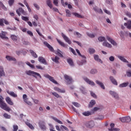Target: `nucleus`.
<instances>
[{
    "mask_svg": "<svg viewBox=\"0 0 131 131\" xmlns=\"http://www.w3.org/2000/svg\"><path fill=\"white\" fill-rule=\"evenodd\" d=\"M110 94L111 95V96H112V97H114L115 99H116L117 100L119 99V96H118V94H117V93L114 91H110Z\"/></svg>",
    "mask_w": 131,
    "mask_h": 131,
    "instance_id": "obj_8",
    "label": "nucleus"
},
{
    "mask_svg": "<svg viewBox=\"0 0 131 131\" xmlns=\"http://www.w3.org/2000/svg\"><path fill=\"white\" fill-rule=\"evenodd\" d=\"M68 63H69L70 66H74V63H73V60L71 58H69L67 59Z\"/></svg>",
    "mask_w": 131,
    "mask_h": 131,
    "instance_id": "obj_34",
    "label": "nucleus"
},
{
    "mask_svg": "<svg viewBox=\"0 0 131 131\" xmlns=\"http://www.w3.org/2000/svg\"><path fill=\"white\" fill-rule=\"evenodd\" d=\"M6 58L8 61H16V58L10 56H6Z\"/></svg>",
    "mask_w": 131,
    "mask_h": 131,
    "instance_id": "obj_31",
    "label": "nucleus"
},
{
    "mask_svg": "<svg viewBox=\"0 0 131 131\" xmlns=\"http://www.w3.org/2000/svg\"><path fill=\"white\" fill-rule=\"evenodd\" d=\"M5 100L6 101L7 104L9 105H10V106H13L14 102L12 101V99L10 97H7L5 99Z\"/></svg>",
    "mask_w": 131,
    "mask_h": 131,
    "instance_id": "obj_11",
    "label": "nucleus"
},
{
    "mask_svg": "<svg viewBox=\"0 0 131 131\" xmlns=\"http://www.w3.org/2000/svg\"><path fill=\"white\" fill-rule=\"evenodd\" d=\"M106 39H107V40H108V41H110V42H111V43H112V45H113V46H117V43H116V42H115V41H114V40L112 39V38H111V37L109 36H106Z\"/></svg>",
    "mask_w": 131,
    "mask_h": 131,
    "instance_id": "obj_12",
    "label": "nucleus"
},
{
    "mask_svg": "<svg viewBox=\"0 0 131 131\" xmlns=\"http://www.w3.org/2000/svg\"><path fill=\"white\" fill-rule=\"evenodd\" d=\"M80 90L81 91V93H82V94H86V92H85V89L83 87H81L80 88Z\"/></svg>",
    "mask_w": 131,
    "mask_h": 131,
    "instance_id": "obj_54",
    "label": "nucleus"
},
{
    "mask_svg": "<svg viewBox=\"0 0 131 131\" xmlns=\"http://www.w3.org/2000/svg\"><path fill=\"white\" fill-rule=\"evenodd\" d=\"M38 124L41 129H46V125H45V121H40L38 123Z\"/></svg>",
    "mask_w": 131,
    "mask_h": 131,
    "instance_id": "obj_14",
    "label": "nucleus"
},
{
    "mask_svg": "<svg viewBox=\"0 0 131 131\" xmlns=\"http://www.w3.org/2000/svg\"><path fill=\"white\" fill-rule=\"evenodd\" d=\"M33 18L35 19L36 21H38V15L37 14H34Z\"/></svg>",
    "mask_w": 131,
    "mask_h": 131,
    "instance_id": "obj_63",
    "label": "nucleus"
},
{
    "mask_svg": "<svg viewBox=\"0 0 131 131\" xmlns=\"http://www.w3.org/2000/svg\"><path fill=\"white\" fill-rule=\"evenodd\" d=\"M5 71H4V68L2 66H0V77L2 76H5Z\"/></svg>",
    "mask_w": 131,
    "mask_h": 131,
    "instance_id": "obj_25",
    "label": "nucleus"
},
{
    "mask_svg": "<svg viewBox=\"0 0 131 131\" xmlns=\"http://www.w3.org/2000/svg\"><path fill=\"white\" fill-rule=\"evenodd\" d=\"M84 80H85V81L90 85H95V82H94L93 81H91L88 78H84Z\"/></svg>",
    "mask_w": 131,
    "mask_h": 131,
    "instance_id": "obj_17",
    "label": "nucleus"
},
{
    "mask_svg": "<svg viewBox=\"0 0 131 131\" xmlns=\"http://www.w3.org/2000/svg\"><path fill=\"white\" fill-rule=\"evenodd\" d=\"M23 98L24 102H27L28 98H27V95L26 94H24L23 96Z\"/></svg>",
    "mask_w": 131,
    "mask_h": 131,
    "instance_id": "obj_50",
    "label": "nucleus"
},
{
    "mask_svg": "<svg viewBox=\"0 0 131 131\" xmlns=\"http://www.w3.org/2000/svg\"><path fill=\"white\" fill-rule=\"evenodd\" d=\"M91 74H96V73H98V71L96 69H92L90 71Z\"/></svg>",
    "mask_w": 131,
    "mask_h": 131,
    "instance_id": "obj_45",
    "label": "nucleus"
},
{
    "mask_svg": "<svg viewBox=\"0 0 131 131\" xmlns=\"http://www.w3.org/2000/svg\"><path fill=\"white\" fill-rule=\"evenodd\" d=\"M82 115L84 116H90V115H92V113L89 111L82 113Z\"/></svg>",
    "mask_w": 131,
    "mask_h": 131,
    "instance_id": "obj_39",
    "label": "nucleus"
},
{
    "mask_svg": "<svg viewBox=\"0 0 131 131\" xmlns=\"http://www.w3.org/2000/svg\"><path fill=\"white\" fill-rule=\"evenodd\" d=\"M69 50L73 54V55H74L75 56H76V52H75V50H74L73 48L70 47Z\"/></svg>",
    "mask_w": 131,
    "mask_h": 131,
    "instance_id": "obj_47",
    "label": "nucleus"
},
{
    "mask_svg": "<svg viewBox=\"0 0 131 131\" xmlns=\"http://www.w3.org/2000/svg\"><path fill=\"white\" fill-rule=\"evenodd\" d=\"M11 39H12V40L15 41V40H17V39H18V37H17V36L12 35L11 36Z\"/></svg>",
    "mask_w": 131,
    "mask_h": 131,
    "instance_id": "obj_48",
    "label": "nucleus"
},
{
    "mask_svg": "<svg viewBox=\"0 0 131 131\" xmlns=\"http://www.w3.org/2000/svg\"><path fill=\"white\" fill-rule=\"evenodd\" d=\"M26 125H27L31 129H34V127L29 122H25Z\"/></svg>",
    "mask_w": 131,
    "mask_h": 131,
    "instance_id": "obj_29",
    "label": "nucleus"
},
{
    "mask_svg": "<svg viewBox=\"0 0 131 131\" xmlns=\"http://www.w3.org/2000/svg\"><path fill=\"white\" fill-rule=\"evenodd\" d=\"M7 94L11 96V97H13V98H17L18 97V95L16 93H15L14 92H10L9 91H7Z\"/></svg>",
    "mask_w": 131,
    "mask_h": 131,
    "instance_id": "obj_19",
    "label": "nucleus"
},
{
    "mask_svg": "<svg viewBox=\"0 0 131 131\" xmlns=\"http://www.w3.org/2000/svg\"><path fill=\"white\" fill-rule=\"evenodd\" d=\"M30 52L32 55V56H33V57H34V58H37V54H36V53L33 51V50H30Z\"/></svg>",
    "mask_w": 131,
    "mask_h": 131,
    "instance_id": "obj_38",
    "label": "nucleus"
},
{
    "mask_svg": "<svg viewBox=\"0 0 131 131\" xmlns=\"http://www.w3.org/2000/svg\"><path fill=\"white\" fill-rule=\"evenodd\" d=\"M4 117L6 119H11V115H8L7 113H4L3 115Z\"/></svg>",
    "mask_w": 131,
    "mask_h": 131,
    "instance_id": "obj_40",
    "label": "nucleus"
},
{
    "mask_svg": "<svg viewBox=\"0 0 131 131\" xmlns=\"http://www.w3.org/2000/svg\"><path fill=\"white\" fill-rule=\"evenodd\" d=\"M62 36L63 38L64 39L65 41H66L68 44L71 45V40L69 39V38H68L65 34H62Z\"/></svg>",
    "mask_w": 131,
    "mask_h": 131,
    "instance_id": "obj_16",
    "label": "nucleus"
},
{
    "mask_svg": "<svg viewBox=\"0 0 131 131\" xmlns=\"http://www.w3.org/2000/svg\"><path fill=\"white\" fill-rule=\"evenodd\" d=\"M90 94H91V95L92 96V97H93V98H94L95 99H97V95H96L95 93L93 92V91H91Z\"/></svg>",
    "mask_w": 131,
    "mask_h": 131,
    "instance_id": "obj_52",
    "label": "nucleus"
},
{
    "mask_svg": "<svg viewBox=\"0 0 131 131\" xmlns=\"http://www.w3.org/2000/svg\"><path fill=\"white\" fill-rule=\"evenodd\" d=\"M124 26H126L127 29H131V20H128L127 23L124 24Z\"/></svg>",
    "mask_w": 131,
    "mask_h": 131,
    "instance_id": "obj_18",
    "label": "nucleus"
},
{
    "mask_svg": "<svg viewBox=\"0 0 131 131\" xmlns=\"http://www.w3.org/2000/svg\"><path fill=\"white\" fill-rule=\"evenodd\" d=\"M14 2H15V0H9L8 2V4L9 6H13V4H14Z\"/></svg>",
    "mask_w": 131,
    "mask_h": 131,
    "instance_id": "obj_55",
    "label": "nucleus"
},
{
    "mask_svg": "<svg viewBox=\"0 0 131 131\" xmlns=\"http://www.w3.org/2000/svg\"><path fill=\"white\" fill-rule=\"evenodd\" d=\"M118 59L121 60L122 62H124V63H128V61H127L123 56H121L120 55L118 56Z\"/></svg>",
    "mask_w": 131,
    "mask_h": 131,
    "instance_id": "obj_26",
    "label": "nucleus"
},
{
    "mask_svg": "<svg viewBox=\"0 0 131 131\" xmlns=\"http://www.w3.org/2000/svg\"><path fill=\"white\" fill-rule=\"evenodd\" d=\"M102 46H103V47H106V48H112V45H111V44H110L108 42H107L106 40H105L103 42Z\"/></svg>",
    "mask_w": 131,
    "mask_h": 131,
    "instance_id": "obj_21",
    "label": "nucleus"
},
{
    "mask_svg": "<svg viewBox=\"0 0 131 131\" xmlns=\"http://www.w3.org/2000/svg\"><path fill=\"white\" fill-rule=\"evenodd\" d=\"M56 55H58L59 57H60L61 58H63V55L62 54V51H61L60 50L58 49L56 53Z\"/></svg>",
    "mask_w": 131,
    "mask_h": 131,
    "instance_id": "obj_35",
    "label": "nucleus"
},
{
    "mask_svg": "<svg viewBox=\"0 0 131 131\" xmlns=\"http://www.w3.org/2000/svg\"><path fill=\"white\" fill-rule=\"evenodd\" d=\"M96 83H97V84L99 85V86H100V88L102 89V90H105V86L104 85V84L102 83V82L96 80Z\"/></svg>",
    "mask_w": 131,
    "mask_h": 131,
    "instance_id": "obj_24",
    "label": "nucleus"
},
{
    "mask_svg": "<svg viewBox=\"0 0 131 131\" xmlns=\"http://www.w3.org/2000/svg\"><path fill=\"white\" fill-rule=\"evenodd\" d=\"M72 104L75 107H77V108H79V107L80 106V104L77 102H72Z\"/></svg>",
    "mask_w": 131,
    "mask_h": 131,
    "instance_id": "obj_49",
    "label": "nucleus"
},
{
    "mask_svg": "<svg viewBox=\"0 0 131 131\" xmlns=\"http://www.w3.org/2000/svg\"><path fill=\"white\" fill-rule=\"evenodd\" d=\"M95 104H96V101H95V100H92L90 101L89 106L90 108H92V107H93L94 105H95Z\"/></svg>",
    "mask_w": 131,
    "mask_h": 131,
    "instance_id": "obj_33",
    "label": "nucleus"
},
{
    "mask_svg": "<svg viewBox=\"0 0 131 131\" xmlns=\"http://www.w3.org/2000/svg\"><path fill=\"white\" fill-rule=\"evenodd\" d=\"M47 5L50 8V9H52L53 8V5H52V2H51V0H47L46 1Z\"/></svg>",
    "mask_w": 131,
    "mask_h": 131,
    "instance_id": "obj_36",
    "label": "nucleus"
},
{
    "mask_svg": "<svg viewBox=\"0 0 131 131\" xmlns=\"http://www.w3.org/2000/svg\"><path fill=\"white\" fill-rule=\"evenodd\" d=\"M84 63H86V60L83 59L81 61H78V64L80 66H81V65H83Z\"/></svg>",
    "mask_w": 131,
    "mask_h": 131,
    "instance_id": "obj_42",
    "label": "nucleus"
},
{
    "mask_svg": "<svg viewBox=\"0 0 131 131\" xmlns=\"http://www.w3.org/2000/svg\"><path fill=\"white\" fill-rule=\"evenodd\" d=\"M52 119H53V120H55V121H56L58 123H59V124H63V122L60 121V120H58V119H57L56 118L53 117Z\"/></svg>",
    "mask_w": 131,
    "mask_h": 131,
    "instance_id": "obj_43",
    "label": "nucleus"
},
{
    "mask_svg": "<svg viewBox=\"0 0 131 131\" xmlns=\"http://www.w3.org/2000/svg\"><path fill=\"white\" fill-rule=\"evenodd\" d=\"M21 19L24 21H26V22L28 21V20H29V18L26 16H21Z\"/></svg>",
    "mask_w": 131,
    "mask_h": 131,
    "instance_id": "obj_56",
    "label": "nucleus"
},
{
    "mask_svg": "<svg viewBox=\"0 0 131 131\" xmlns=\"http://www.w3.org/2000/svg\"><path fill=\"white\" fill-rule=\"evenodd\" d=\"M38 60L40 63H42V64H44V65H48V62H47V60H46V59H45L43 57H39Z\"/></svg>",
    "mask_w": 131,
    "mask_h": 131,
    "instance_id": "obj_7",
    "label": "nucleus"
},
{
    "mask_svg": "<svg viewBox=\"0 0 131 131\" xmlns=\"http://www.w3.org/2000/svg\"><path fill=\"white\" fill-rule=\"evenodd\" d=\"M86 126L89 128H92L95 126V122L94 121H90L86 123Z\"/></svg>",
    "mask_w": 131,
    "mask_h": 131,
    "instance_id": "obj_9",
    "label": "nucleus"
},
{
    "mask_svg": "<svg viewBox=\"0 0 131 131\" xmlns=\"http://www.w3.org/2000/svg\"><path fill=\"white\" fill-rule=\"evenodd\" d=\"M102 46H103V47H106V48H112V45H111V44H110L108 42H107L106 40H105L103 42Z\"/></svg>",
    "mask_w": 131,
    "mask_h": 131,
    "instance_id": "obj_22",
    "label": "nucleus"
},
{
    "mask_svg": "<svg viewBox=\"0 0 131 131\" xmlns=\"http://www.w3.org/2000/svg\"><path fill=\"white\" fill-rule=\"evenodd\" d=\"M64 79L66 80L67 84H71L72 82H73L72 78L68 75H64Z\"/></svg>",
    "mask_w": 131,
    "mask_h": 131,
    "instance_id": "obj_3",
    "label": "nucleus"
},
{
    "mask_svg": "<svg viewBox=\"0 0 131 131\" xmlns=\"http://www.w3.org/2000/svg\"><path fill=\"white\" fill-rule=\"evenodd\" d=\"M109 60L111 62H114V60H115V58H114V56H111L109 57Z\"/></svg>",
    "mask_w": 131,
    "mask_h": 131,
    "instance_id": "obj_62",
    "label": "nucleus"
},
{
    "mask_svg": "<svg viewBox=\"0 0 131 131\" xmlns=\"http://www.w3.org/2000/svg\"><path fill=\"white\" fill-rule=\"evenodd\" d=\"M109 131H119L120 130L119 128H111L108 129Z\"/></svg>",
    "mask_w": 131,
    "mask_h": 131,
    "instance_id": "obj_60",
    "label": "nucleus"
},
{
    "mask_svg": "<svg viewBox=\"0 0 131 131\" xmlns=\"http://www.w3.org/2000/svg\"><path fill=\"white\" fill-rule=\"evenodd\" d=\"M89 51L90 54H94V53H95L96 52L95 49H94L93 48H90L89 49Z\"/></svg>",
    "mask_w": 131,
    "mask_h": 131,
    "instance_id": "obj_51",
    "label": "nucleus"
},
{
    "mask_svg": "<svg viewBox=\"0 0 131 131\" xmlns=\"http://www.w3.org/2000/svg\"><path fill=\"white\" fill-rule=\"evenodd\" d=\"M126 15L127 16V17H129V18H131V13L127 11L126 12Z\"/></svg>",
    "mask_w": 131,
    "mask_h": 131,
    "instance_id": "obj_64",
    "label": "nucleus"
},
{
    "mask_svg": "<svg viewBox=\"0 0 131 131\" xmlns=\"http://www.w3.org/2000/svg\"><path fill=\"white\" fill-rule=\"evenodd\" d=\"M98 40L99 41H105V37H99Z\"/></svg>",
    "mask_w": 131,
    "mask_h": 131,
    "instance_id": "obj_57",
    "label": "nucleus"
},
{
    "mask_svg": "<svg viewBox=\"0 0 131 131\" xmlns=\"http://www.w3.org/2000/svg\"><path fill=\"white\" fill-rule=\"evenodd\" d=\"M66 12L67 14V17H71V13L70 12V10L66 9Z\"/></svg>",
    "mask_w": 131,
    "mask_h": 131,
    "instance_id": "obj_44",
    "label": "nucleus"
},
{
    "mask_svg": "<svg viewBox=\"0 0 131 131\" xmlns=\"http://www.w3.org/2000/svg\"><path fill=\"white\" fill-rule=\"evenodd\" d=\"M129 83L128 82H124L119 85V88H126Z\"/></svg>",
    "mask_w": 131,
    "mask_h": 131,
    "instance_id": "obj_27",
    "label": "nucleus"
},
{
    "mask_svg": "<svg viewBox=\"0 0 131 131\" xmlns=\"http://www.w3.org/2000/svg\"><path fill=\"white\" fill-rule=\"evenodd\" d=\"M110 79L113 84H115V85H117V81H116V80L114 78V77H113V76H111L110 77Z\"/></svg>",
    "mask_w": 131,
    "mask_h": 131,
    "instance_id": "obj_20",
    "label": "nucleus"
},
{
    "mask_svg": "<svg viewBox=\"0 0 131 131\" xmlns=\"http://www.w3.org/2000/svg\"><path fill=\"white\" fill-rule=\"evenodd\" d=\"M52 61L53 62H55V63H59V60H60V58H59L58 56H55V58H52Z\"/></svg>",
    "mask_w": 131,
    "mask_h": 131,
    "instance_id": "obj_30",
    "label": "nucleus"
},
{
    "mask_svg": "<svg viewBox=\"0 0 131 131\" xmlns=\"http://www.w3.org/2000/svg\"><path fill=\"white\" fill-rule=\"evenodd\" d=\"M126 75L128 77H131V71H128L126 72Z\"/></svg>",
    "mask_w": 131,
    "mask_h": 131,
    "instance_id": "obj_59",
    "label": "nucleus"
},
{
    "mask_svg": "<svg viewBox=\"0 0 131 131\" xmlns=\"http://www.w3.org/2000/svg\"><path fill=\"white\" fill-rule=\"evenodd\" d=\"M73 42L77 43V45H78L79 47L82 48V43H81V42H80L79 41H76V40H73Z\"/></svg>",
    "mask_w": 131,
    "mask_h": 131,
    "instance_id": "obj_46",
    "label": "nucleus"
},
{
    "mask_svg": "<svg viewBox=\"0 0 131 131\" xmlns=\"http://www.w3.org/2000/svg\"><path fill=\"white\" fill-rule=\"evenodd\" d=\"M0 37L2 39H8V37H6V34L4 33H0Z\"/></svg>",
    "mask_w": 131,
    "mask_h": 131,
    "instance_id": "obj_41",
    "label": "nucleus"
},
{
    "mask_svg": "<svg viewBox=\"0 0 131 131\" xmlns=\"http://www.w3.org/2000/svg\"><path fill=\"white\" fill-rule=\"evenodd\" d=\"M4 23H5L6 25H9V21L7 20L4 18L0 19V26H4Z\"/></svg>",
    "mask_w": 131,
    "mask_h": 131,
    "instance_id": "obj_15",
    "label": "nucleus"
},
{
    "mask_svg": "<svg viewBox=\"0 0 131 131\" xmlns=\"http://www.w3.org/2000/svg\"><path fill=\"white\" fill-rule=\"evenodd\" d=\"M52 94L53 96H54V97H56V98H60L61 99H62V96H60L58 93L56 92H52Z\"/></svg>",
    "mask_w": 131,
    "mask_h": 131,
    "instance_id": "obj_37",
    "label": "nucleus"
},
{
    "mask_svg": "<svg viewBox=\"0 0 131 131\" xmlns=\"http://www.w3.org/2000/svg\"><path fill=\"white\" fill-rule=\"evenodd\" d=\"M26 73L27 75H30V76L32 75V76H33V77H35V78H37L36 76H38L39 77V78H41V76L39 73L37 72H35L33 71H30V70L27 71L26 72Z\"/></svg>",
    "mask_w": 131,
    "mask_h": 131,
    "instance_id": "obj_2",
    "label": "nucleus"
},
{
    "mask_svg": "<svg viewBox=\"0 0 131 131\" xmlns=\"http://www.w3.org/2000/svg\"><path fill=\"white\" fill-rule=\"evenodd\" d=\"M36 68H37V69H40V70H43L45 69V68L40 66H36Z\"/></svg>",
    "mask_w": 131,
    "mask_h": 131,
    "instance_id": "obj_58",
    "label": "nucleus"
},
{
    "mask_svg": "<svg viewBox=\"0 0 131 131\" xmlns=\"http://www.w3.org/2000/svg\"><path fill=\"white\" fill-rule=\"evenodd\" d=\"M72 15H74L75 17H77V18H83V16H82V15H80L79 14L76 12H73Z\"/></svg>",
    "mask_w": 131,
    "mask_h": 131,
    "instance_id": "obj_32",
    "label": "nucleus"
},
{
    "mask_svg": "<svg viewBox=\"0 0 131 131\" xmlns=\"http://www.w3.org/2000/svg\"><path fill=\"white\" fill-rule=\"evenodd\" d=\"M87 35L89 37H91V38H94V37H95V35L94 34L88 33Z\"/></svg>",
    "mask_w": 131,
    "mask_h": 131,
    "instance_id": "obj_61",
    "label": "nucleus"
},
{
    "mask_svg": "<svg viewBox=\"0 0 131 131\" xmlns=\"http://www.w3.org/2000/svg\"><path fill=\"white\" fill-rule=\"evenodd\" d=\"M57 41L58 42L59 45L62 47L63 48H65L66 49H68V45L65 44L64 42H62V41L57 39Z\"/></svg>",
    "mask_w": 131,
    "mask_h": 131,
    "instance_id": "obj_10",
    "label": "nucleus"
},
{
    "mask_svg": "<svg viewBox=\"0 0 131 131\" xmlns=\"http://www.w3.org/2000/svg\"><path fill=\"white\" fill-rule=\"evenodd\" d=\"M16 13L18 16H21V14H23L24 16H26L27 13L24 11V10L22 8H19L18 9L16 10Z\"/></svg>",
    "mask_w": 131,
    "mask_h": 131,
    "instance_id": "obj_4",
    "label": "nucleus"
},
{
    "mask_svg": "<svg viewBox=\"0 0 131 131\" xmlns=\"http://www.w3.org/2000/svg\"><path fill=\"white\" fill-rule=\"evenodd\" d=\"M94 60L97 61V62H100V63H103L102 60L99 58V55H94Z\"/></svg>",
    "mask_w": 131,
    "mask_h": 131,
    "instance_id": "obj_28",
    "label": "nucleus"
},
{
    "mask_svg": "<svg viewBox=\"0 0 131 131\" xmlns=\"http://www.w3.org/2000/svg\"><path fill=\"white\" fill-rule=\"evenodd\" d=\"M44 76L46 78H48V79H49V80H50V81H51L52 82H53V83H55V84H58V82L56 80H55V79H54V77L50 76V75L46 74V75H45Z\"/></svg>",
    "mask_w": 131,
    "mask_h": 131,
    "instance_id": "obj_5",
    "label": "nucleus"
},
{
    "mask_svg": "<svg viewBox=\"0 0 131 131\" xmlns=\"http://www.w3.org/2000/svg\"><path fill=\"white\" fill-rule=\"evenodd\" d=\"M13 131H17L19 128V127H18V125H13Z\"/></svg>",
    "mask_w": 131,
    "mask_h": 131,
    "instance_id": "obj_53",
    "label": "nucleus"
},
{
    "mask_svg": "<svg viewBox=\"0 0 131 131\" xmlns=\"http://www.w3.org/2000/svg\"><path fill=\"white\" fill-rule=\"evenodd\" d=\"M0 107L2 108V109H3V110H5V111H7L8 112H10L11 111V108L9 106H8V104L6 103L5 102H4V97L3 96H0Z\"/></svg>",
    "mask_w": 131,
    "mask_h": 131,
    "instance_id": "obj_1",
    "label": "nucleus"
},
{
    "mask_svg": "<svg viewBox=\"0 0 131 131\" xmlns=\"http://www.w3.org/2000/svg\"><path fill=\"white\" fill-rule=\"evenodd\" d=\"M54 91H56V92H58V93H65V90H62L58 87H54Z\"/></svg>",
    "mask_w": 131,
    "mask_h": 131,
    "instance_id": "obj_23",
    "label": "nucleus"
},
{
    "mask_svg": "<svg viewBox=\"0 0 131 131\" xmlns=\"http://www.w3.org/2000/svg\"><path fill=\"white\" fill-rule=\"evenodd\" d=\"M44 45L46 46V47H47L49 50L50 51V52H54V48H53V47H52L50 44H49V43H48V42H43Z\"/></svg>",
    "mask_w": 131,
    "mask_h": 131,
    "instance_id": "obj_13",
    "label": "nucleus"
},
{
    "mask_svg": "<svg viewBox=\"0 0 131 131\" xmlns=\"http://www.w3.org/2000/svg\"><path fill=\"white\" fill-rule=\"evenodd\" d=\"M120 120L121 122H130L131 119L130 117H124L123 118H120Z\"/></svg>",
    "mask_w": 131,
    "mask_h": 131,
    "instance_id": "obj_6",
    "label": "nucleus"
}]
</instances>
